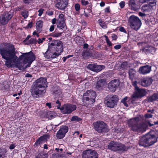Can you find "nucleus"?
<instances>
[{"label":"nucleus","instance_id":"28","mask_svg":"<svg viewBox=\"0 0 158 158\" xmlns=\"http://www.w3.org/2000/svg\"><path fill=\"white\" fill-rule=\"evenodd\" d=\"M46 139V136L45 135L40 137L36 142L35 144L38 145L42 143L43 141H44Z\"/></svg>","mask_w":158,"mask_h":158},{"label":"nucleus","instance_id":"48","mask_svg":"<svg viewBox=\"0 0 158 158\" xmlns=\"http://www.w3.org/2000/svg\"><path fill=\"white\" fill-rule=\"evenodd\" d=\"M121 45H117L114 46V48L116 49H118L121 48Z\"/></svg>","mask_w":158,"mask_h":158},{"label":"nucleus","instance_id":"45","mask_svg":"<svg viewBox=\"0 0 158 158\" xmlns=\"http://www.w3.org/2000/svg\"><path fill=\"white\" fill-rule=\"evenodd\" d=\"M43 11H44V10L43 9H40L38 11V12H39L38 15L40 16L42 15Z\"/></svg>","mask_w":158,"mask_h":158},{"label":"nucleus","instance_id":"30","mask_svg":"<svg viewBox=\"0 0 158 158\" xmlns=\"http://www.w3.org/2000/svg\"><path fill=\"white\" fill-rule=\"evenodd\" d=\"M52 158H67L65 156L59 153L52 154Z\"/></svg>","mask_w":158,"mask_h":158},{"label":"nucleus","instance_id":"57","mask_svg":"<svg viewBox=\"0 0 158 158\" xmlns=\"http://www.w3.org/2000/svg\"><path fill=\"white\" fill-rule=\"evenodd\" d=\"M25 77H32V75L29 73H27L25 75Z\"/></svg>","mask_w":158,"mask_h":158},{"label":"nucleus","instance_id":"29","mask_svg":"<svg viewBox=\"0 0 158 158\" xmlns=\"http://www.w3.org/2000/svg\"><path fill=\"white\" fill-rule=\"evenodd\" d=\"M129 4L130 6L131 7L132 9L135 10L136 9V4L135 3L134 0H130Z\"/></svg>","mask_w":158,"mask_h":158},{"label":"nucleus","instance_id":"52","mask_svg":"<svg viewBox=\"0 0 158 158\" xmlns=\"http://www.w3.org/2000/svg\"><path fill=\"white\" fill-rule=\"evenodd\" d=\"M128 64V63L127 62H124L121 65V67H123L124 68H125L126 67L125 66V65Z\"/></svg>","mask_w":158,"mask_h":158},{"label":"nucleus","instance_id":"21","mask_svg":"<svg viewBox=\"0 0 158 158\" xmlns=\"http://www.w3.org/2000/svg\"><path fill=\"white\" fill-rule=\"evenodd\" d=\"M106 84V81L104 79H101L97 81L96 85V88L98 89H101Z\"/></svg>","mask_w":158,"mask_h":158},{"label":"nucleus","instance_id":"51","mask_svg":"<svg viewBox=\"0 0 158 158\" xmlns=\"http://www.w3.org/2000/svg\"><path fill=\"white\" fill-rule=\"evenodd\" d=\"M32 26V22L29 23L27 26L28 28H31Z\"/></svg>","mask_w":158,"mask_h":158},{"label":"nucleus","instance_id":"40","mask_svg":"<svg viewBox=\"0 0 158 158\" xmlns=\"http://www.w3.org/2000/svg\"><path fill=\"white\" fill-rule=\"evenodd\" d=\"M81 2L83 6H86L89 3L88 1L85 0H81Z\"/></svg>","mask_w":158,"mask_h":158},{"label":"nucleus","instance_id":"36","mask_svg":"<svg viewBox=\"0 0 158 158\" xmlns=\"http://www.w3.org/2000/svg\"><path fill=\"white\" fill-rule=\"evenodd\" d=\"M62 32H53L52 33V36L55 37H58L62 35Z\"/></svg>","mask_w":158,"mask_h":158},{"label":"nucleus","instance_id":"11","mask_svg":"<svg viewBox=\"0 0 158 158\" xmlns=\"http://www.w3.org/2000/svg\"><path fill=\"white\" fill-rule=\"evenodd\" d=\"M14 11L10 10L9 12H6L2 15L0 17V23L1 24H6L13 15Z\"/></svg>","mask_w":158,"mask_h":158},{"label":"nucleus","instance_id":"34","mask_svg":"<svg viewBox=\"0 0 158 158\" xmlns=\"http://www.w3.org/2000/svg\"><path fill=\"white\" fill-rule=\"evenodd\" d=\"M95 66V64H90L87 66V68L89 69L90 70L94 72Z\"/></svg>","mask_w":158,"mask_h":158},{"label":"nucleus","instance_id":"38","mask_svg":"<svg viewBox=\"0 0 158 158\" xmlns=\"http://www.w3.org/2000/svg\"><path fill=\"white\" fill-rule=\"evenodd\" d=\"M105 37L107 45L109 46H111L112 44L108 39V37L106 35H105Z\"/></svg>","mask_w":158,"mask_h":158},{"label":"nucleus","instance_id":"54","mask_svg":"<svg viewBox=\"0 0 158 158\" xmlns=\"http://www.w3.org/2000/svg\"><path fill=\"white\" fill-rule=\"evenodd\" d=\"M32 0H23V2L25 3H29Z\"/></svg>","mask_w":158,"mask_h":158},{"label":"nucleus","instance_id":"37","mask_svg":"<svg viewBox=\"0 0 158 158\" xmlns=\"http://www.w3.org/2000/svg\"><path fill=\"white\" fill-rule=\"evenodd\" d=\"M36 158H47V156L46 154L40 153L37 156Z\"/></svg>","mask_w":158,"mask_h":158},{"label":"nucleus","instance_id":"20","mask_svg":"<svg viewBox=\"0 0 158 158\" xmlns=\"http://www.w3.org/2000/svg\"><path fill=\"white\" fill-rule=\"evenodd\" d=\"M152 81V79L151 78L147 77L141 79L140 84L142 86L146 87L151 85Z\"/></svg>","mask_w":158,"mask_h":158},{"label":"nucleus","instance_id":"23","mask_svg":"<svg viewBox=\"0 0 158 158\" xmlns=\"http://www.w3.org/2000/svg\"><path fill=\"white\" fill-rule=\"evenodd\" d=\"M56 25L57 27L60 29L64 28L65 26V21H56Z\"/></svg>","mask_w":158,"mask_h":158},{"label":"nucleus","instance_id":"46","mask_svg":"<svg viewBox=\"0 0 158 158\" xmlns=\"http://www.w3.org/2000/svg\"><path fill=\"white\" fill-rule=\"evenodd\" d=\"M119 30L120 31H121L122 32H123L125 33H126V30H125L124 28L123 27H120L119 28Z\"/></svg>","mask_w":158,"mask_h":158},{"label":"nucleus","instance_id":"7","mask_svg":"<svg viewBox=\"0 0 158 158\" xmlns=\"http://www.w3.org/2000/svg\"><path fill=\"white\" fill-rule=\"evenodd\" d=\"M94 129L99 133L107 132L108 131L106 128L107 125L105 123L101 121H98L93 123Z\"/></svg>","mask_w":158,"mask_h":158},{"label":"nucleus","instance_id":"13","mask_svg":"<svg viewBox=\"0 0 158 158\" xmlns=\"http://www.w3.org/2000/svg\"><path fill=\"white\" fill-rule=\"evenodd\" d=\"M51 47L54 48V50L60 54L63 50V43L59 40H53L50 44H49Z\"/></svg>","mask_w":158,"mask_h":158},{"label":"nucleus","instance_id":"24","mask_svg":"<svg viewBox=\"0 0 158 158\" xmlns=\"http://www.w3.org/2000/svg\"><path fill=\"white\" fill-rule=\"evenodd\" d=\"M136 72L135 70L133 69H130L129 72V76L131 80L133 79L135 76Z\"/></svg>","mask_w":158,"mask_h":158},{"label":"nucleus","instance_id":"15","mask_svg":"<svg viewBox=\"0 0 158 158\" xmlns=\"http://www.w3.org/2000/svg\"><path fill=\"white\" fill-rule=\"evenodd\" d=\"M68 128L67 126H62L56 133V136L57 138L59 139L63 138L68 132Z\"/></svg>","mask_w":158,"mask_h":158},{"label":"nucleus","instance_id":"10","mask_svg":"<svg viewBox=\"0 0 158 158\" xmlns=\"http://www.w3.org/2000/svg\"><path fill=\"white\" fill-rule=\"evenodd\" d=\"M118 100V96L116 95H109L106 97V105L107 107L113 108L117 105Z\"/></svg>","mask_w":158,"mask_h":158},{"label":"nucleus","instance_id":"47","mask_svg":"<svg viewBox=\"0 0 158 158\" xmlns=\"http://www.w3.org/2000/svg\"><path fill=\"white\" fill-rule=\"evenodd\" d=\"M54 28H55V26L54 25H52L50 28V29H49V31L50 32H52V31L54 29Z\"/></svg>","mask_w":158,"mask_h":158},{"label":"nucleus","instance_id":"26","mask_svg":"<svg viewBox=\"0 0 158 158\" xmlns=\"http://www.w3.org/2000/svg\"><path fill=\"white\" fill-rule=\"evenodd\" d=\"M157 99V94L155 93L153 94L152 96L148 98V102H152L156 100Z\"/></svg>","mask_w":158,"mask_h":158},{"label":"nucleus","instance_id":"53","mask_svg":"<svg viewBox=\"0 0 158 158\" xmlns=\"http://www.w3.org/2000/svg\"><path fill=\"white\" fill-rule=\"evenodd\" d=\"M127 97H126L123 98L121 100V102L122 103L125 102H126V100L127 99Z\"/></svg>","mask_w":158,"mask_h":158},{"label":"nucleus","instance_id":"58","mask_svg":"<svg viewBox=\"0 0 158 158\" xmlns=\"http://www.w3.org/2000/svg\"><path fill=\"white\" fill-rule=\"evenodd\" d=\"M46 105L47 106H48L49 108H50L51 107V103H47Z\"/></svg>","mask_w":158,"mask_h":158},{"label":"nucleus","instance_id":"33","mask_svg":"<svg viewBox=\"0 0 158 158\" xmlns=\"http://www.w3.org/2000/svg\"><path fill=\"white\" fill-rule=\"evenodd\" d=\"M21 15L24 19H26L28 16V11L26 10H24L22 12Z\"/></svg>","mask_w":158,"mask_h":158},{"label":"nucleus","instance_id":"22","mask_svg":"<svg viewBox=\"0 0 158 158\" xmlns=\"http://www.w3.org/2000/svg\"><path fill=\"white\" fill-rule=\"evenodd\" d=\"M43 22L42 21H39L36 24V27L38 32H40L42 31L43 27Z\"/></svg>","mask_w":158,"mask_h":158},{"label":"nucleus","instance_id":"59","mask_svg":"<svg viewBox=\"0 0 158 158\" xmlns=\"http://www.w3.org/2000/svg\"><path fill=\"white\" fill-rule=\"evenodd\" d=\"M88 47V45L87 44H84L83 45V48H87Z\"/></svg>","mask_w":158,"mask_h":158},{"label":"nucleus","instance_id":"2","mask_svg":"<svg viewBox=\"0 0 158 158\" xmlns=\"http://www.w3.org/2000/svg\"><path fill=\"white\" fill-rule=\"evenodd\" d=\"M36 83L32 86L31 92L32 96L35 98H38L46 92L45 87L47 86L46 79L41 77L36 81Z\"/></svg>","mask_w":158,"mask_h":158},{"label":"nucleus","instance_id":"42","mask_svg":"<svg viewBox=\"0 0 158 158\" xmlns=\"http://www.w3.org/2000/svg\"><path fill=\"white\" fill-rule=\"evenodd\" d=\"M119 4L121 8H123L125 5V2L124 1H122L119 3Z\"/></svg>","mask_w":158,"mask_h":158},{"label":"nucleus","instance_id":"3","mask_svg":"<svg viewBox=\"0 0 158 158\" xmlns=\"http://www.w3.org/2000/svg\"><path fill=\"white\" fill-rule=\"evenodd\" d=\"M139 121L138 118H135L130 120L129 125L131 129L133 131L139 132L145 131L147 127V124L145 123H139Z\"/></svg>","mask_w":158,"mask_h":158},{"label":"nucleus","instance_id":"19","mask_svg":"<svg viewBox=\"0 0 158 158\" xmlns=\"http://www.w3.org/2000/svg\"><path fill=\"white\" fill-rule=\"evenodd\" d=\"M119 85V81L117 80H112L108 84L109 89L111 91H114L116 88Z\"/></svg>","mask_w":158,"mask_h":158},{"label":"nucleus","instance_id":"18","mask_svg":"<svg viewBox=\"0 0 158 158\" xmlns=\"http://www.w3.org/2000/svg\"><path fill=\"white\" fill-rule=\"evenodd\" d=\"M151 70V66L147 65L140 67L138 72L140 74L145 75L149 73Z\"/></svg>","mask_w":158,"mask_h":158},{"label":"nucleus","instance_id":"17","mask_svg":"<svg viewBox=\"0 0 158 158\" xmlns=\"http://www.w3.org/2000/svg\"><path fill=\"white\" fill-rule=\"evenodd\" d=\"M135 90L136 91L133 95V98H141L145 96L147 93L146 90L143 89H140L138 88L135 89Z\"/></svg>","mask_w":158,"mask_h":158},{"label":"nucleus","instance_id":"8","mask_svg":"<svg viewBox=\"0 0 158 158\" xmlns=\"http://www.w3.org/2000/svg\"><path fill=\"white\" fill-rule=\"evenodd\" d=\"M44 57L46 59H50L57 57L60 55L59 53L54 50V48L48 45V48L45 53L43 52Z\"/></svg>","mask_w":158,"mask_h":158},{"label":"nucleus","instance_id":"61","mask_svg":"<svg viewBox=\"0 0 158 158\" xmlns=\"http://www.w3.org/2000/svg\"><path fill=\"white\" fill-rule=\"evenodd\" d=\"M139 16H141V17L145 15V14L140 12H139Z\"/></svg>","mask_w":158,"mask_h":158},{"label":"nucleus","instance_id":"62","mask_svg":"<svg viewBox=\"0 0 158 158\" xmlns=\"http://www.w3.org/2000/svg\"><path fill=\"white\" fill-rule=\"evenodd\" d=\"M43 42L42 40H41V39L39 38L38 39V43L39 44H40L42 43Z\"/></svg>","mask_w":158,"mask_h":158},{"label":"nucleus","instance_id":"25","mask_svg":"<svg viewBox=\"0 0 158 158\" xmlns=\"http://www.w3.org/2000/svg\"><path fill=\"white\" fill-rule=\"evenodd\" d=\"M105 67L103 65H97L95 64L94 72H98L101 71L102 69L105 68Z\"/></svg>","mask_w":158,"mask_h":158},{"label":"nucleus","instance_id":"55","mask_svg":"<svg viewBox=\"0 0 158 158\" xmlns=\"http://www.w3.org/2000/svg\"><path fill=\"white\" fill-rule=\"evenodd\" d=\"M15 147L14 144H12L10 146L9 148L10 149H13L15 148Z\"/></svg>","mask_w":158,"mask_h":158},{"label":"nucleus","instance_id":"60","mask_svg":"<svg viewBox=\"0 0 158 158\" xmlns=\"http://www.w3.org/2000/svg\"><path fill=\"white\" fill-rule=\"evenodd\" d=\"M56 19L55 18H54L52 19V23L53 24H55V23H56Z\"/></svg>","mask_w":158,"mask_h":158},{"label":"nucleus","instance_id":"1","mask_svg":"<svg viewBox=\"0 0 158 158\" xmlns=\"http://www.w3.org/2000/svg\"><path fill=\"white\" fill-rule=\"evenodd\" d=\"M0 53L2 58L6 60L5 65L8 68L15 67L20 70H23L30 66L35 60V56L31 51L22 53L19 58L16 56L14 46L12 45L3 48L1 46Z\"/></svg>","mask_w":158,"mask_h":158},{"label":"nucleus","instance_id":"6","mask_svg":"<svg viewBox=\"0 0 158 158\" xmlns=\"http://www.w3.org/2000/svg\"><path fill=\"white\" fill-rule=\"evenodd\" d=\"M128 22L131 27L136 31L140 28L141 25L140 20L134 15L130 16Z\"/></svg>","mask_w":158,"mask_h":158},{"label":"nucleus","instance_id":"44","mask_svg":"<svg viewBox=\"0 0 158 158\" xmlns=\"http://www.w3.org/2000/svg\"><path fill=\"white\" fill-rule=\"evenodd\" d=\"M35 39L34 38H31L30 40H29V43L31 44H33L35 42Z\"/></svg>","mask_w":158,"mask_h":158},{"label":"nucleus","instance_id":"27","mask_svg":"<svg viewBox=\"0 0 158 158\" xmlns=\"http://www.w3.org/2000/svg\"><path fill=\"white\" fill-rule=\"evenodd\" d=\"M151 7L149 5H145L142 7V10L145 12H148L150 11Z\"/></svg>","mask_w":158,"mask_h":158},{"label":"nucleus","instance_id":"5","mask_svg":"<svg viewBox=\"0 0 158 158\" xmlns=\"http://www.w3.org/2000/svg\"><path fill=\"white\" fill-rule=\"evenodd\" d=\"M96 94L95 91L90 90H87L83 95L82 101L85 106L92 104L95 102Z\"/></svg>","mask_w":158,"mask_h":158},{"label":"nucleus","instance_id":"64","mask_svg":"<svg viewBox=\"0 0 158 158\" xmlns=\"http://www.w3.org/2000/svg\"><path fill=\"white\" fill-rule=\"evenodd\" d=\"M105 3L104 2H102L100 3V5L101 6H105Z\"/></svg>","mask_w":158,"mask_h":158},{"label":"nucleus","instance_id":"4","mask_svg":"<svg viewBox=\"0 0 158 158\" xmlns=\"http://www.w3.org/2000/svg\"><path fill=\"white\" fill-rule=\"evenodd\" d=\"M157 141V138L155 135L149 133L140 139L139 144L140 146L146 147L153 145Z\"/></svg>","mask_w":158,"mask_h":158},{"label":"nucleus","instance_id":"16","mask_svg":"<svg viewBox=\"0 0 158 158\" xmlns=\"http://www.w3.org/2000/svg\"><path fill=\"white\" fill-rule=\"evenodd\" d=\"M68 4V0H57L55 6L59 9L64 10Z\"/></svg>","mask_w":158,"mask_h":158},{"label":"nucleus","instance_id":"56","mask_svg":"<svg viewBox=\"0 0 158 158\" xmlns=\"http://www.w3.org/2000/svg\"><path fill=\"white\" fill-rule=\"evenodd\" d=\"M148 0H139V2L141 3H143L145 2Z\"/></svg>","mask_w":158,"mask_h":158},{"label":"nucleus","instance_id":"12","mask_svg":"<svg viewBox=\"0 0 158 158\" xmlns=\"http://www.w3.org/2000/svg\"><path fill=\"white\" fill-rule=\"evenodd\" d=\"M82 157V158H98V154L96 151L89 149L83 151Z\"/></svg>","mask_w":158,"mask_h":158},{"label":"nucleus","instance_id":"41","mask_svg":"<svg viewBox=\"0 0 158 158\" xmlns=\"http://www.w3.org/2000/svg\"><path fill=\"white\" fill-rule=\"evenodd\" d=\"M75 8L76 10L78 11L80 10V6L78 4H76L75 5Z\"/></svg>","mask_w":158,"mask_h":158},{"label":"nucleus","instance_id":"49","mask_svg":"<svg viewBox=\"0 0 158 158\" xmlns=\"http://www.w3.org/2000/svg\"><path fill=\"white\" fill-rule=\"evenodd\" d=\"M112 37L113 40H115L117 38V36L114 34H113L112 35Z\"/></svg>","mask_w":158,"mask_h":158},{"label":"nucleus","instance_id":"9","mask_svg":"<svg viewBox=\"0 0 158 158\" xmlns=\"http://www.w3.org/2000/svg\"><path fill=\"white\" fill-rule=\"evenodd\" d=\"M108 148L114 151H123L126 150V148L123 144L117 142H111L108 145Z\"/></svg>","mask_w":158,"mask_h":158},{"label":"nucleus","instance_id":"50","mask_svg":"<svg viewBox=\"0 0 158 158\" xmlns=\"http://www.w3.org/2000/svg\"><path fill=\"white\" fill-rule=\"evenodd\" d=\"M56 103L58 104V105L57 106V108L58 109H60V106L61 103L60 102H59V101L58 100L56 102Z\"/></svg>","mask_w":158,"mask_h":158},{"label":"nucleus","instance_id":"35","mask_svg":"<svg viewBox=\"0 0 158 158\" xmlns=\"http://www.w3.org/2000/svg\"><path fill=\"white\" fill-rule=\"evenodd\" d=\"M71 120L73 121L80 122L81 120V119L77 116H74L72 117Z\"/></svg>","mask_w":158,"mask_h":158},{"label":"nucleus","instance_id":"32","mask_svg":"<svg viewBox=\"0 0 158 158\" xmlns=\"http://www.w3.org/2000/svg\"><path fill=\"white\" fill-rule=\"evenodd\" d=\"M98 22L100 26L102 28H107V26L105 23V22L102 21L101 19H99L98 20Z\"/></svg>","mask_w":158,"mask_h":158},{"label":"nucleus","instance_id":"39","mask_svg":"<svg viewBox=\"0 0 158 158\" xmlns=\"http://www.w3.org/2000/svg\"><path fill=\"white\" fill-rule=\"evenodd\" d=\"M133 80H131L132 81V85L135 87V89L139 88L137 85V82L136 81H133Z\"/></svg>","mask_w":158,"mask_h":158},{"label":"nucleus","instance_id":"43","mask_svg":"<svg viewBox=\"0 0 158 158\" xmlns=\"http://www.w3.org/2000/svg\"><path fill=\"white\" fill-rule=\"evenodd\" d=\"M145 117L146 118H152V115L150 114H146L145 115Z\"/></svg>","mask_w":158,"mask_h":158},{"label":"nucleus","instance_id":"14","mask_svg":"<svg viewBox=\"0 0 158 158\" xmlns=\"http://www.w3.org/2000/svg\"><path fill=\"white\" fill-rule=\"evenodd\" d=\"M76 108V105L73 104H64L60 109L61 112L64 114H69Z\"/></svg>","mask_w":158,"mask_h":158},{"label":"nucleus","instance_id":"63","mask_svg":"<svg viewBox=\"0 0 158 158\" xmlns=\"http://www.w3.org/2000/svg\"><path fill=\"white\" fill-rule=\"evenodd\" d=\"M109 7L106 8L105 9V11L106 12H109Z\"/></svg>","mask_w":158,"mask_h":158},{"label":"nucleus","instance_id":"31","mask_svg":"<svg viewBox=\"0 0 158 158\" xmlns=\"http://www.w3.org/2000/svg\"><path fill=\"white\" fill-rule=\"evenodd\" d=\"M56 21H65V19L64 17V15L63 14L60 13Z\"/></svg>","mask_w":158,"mask_h":158}]
</instances>
